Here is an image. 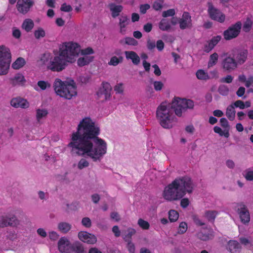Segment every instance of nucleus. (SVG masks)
<instances>
[{
    "mask_svg": "<svg viewBox=\"0 0 253 253\" xmlns=\"http://www.w3.org/2000/svg\"><path fill=\"white\" fill-rule=\"evenodd\" d=\"M99 128L90 117H85L79 124L77 131L73 132L68 146L79 156L86 155L93 162L100 161L107 152V143L98 136Z\"/></svg>",
    "mask_w": 253,
    "mask_h": 253,
    "instance_id": "f257e3e1",
    "label": "nucleus"
},
{
    "mask_svg": "<svg viewBox=\"0 0 253 253\" xmlns=\"http://www.w3.org/2000/svg\"><path fill=\"white\" fill-rule=\"evenodd\" d=\"M193 107L194 102L192 100L175 97L171 104L162 102L160 105L157 110V117L163 127L170 128L177 121L173 112L177 116L181 117L187 109H192Z\"/></svg>",
    "mask_w": 253,
    "mask_h": 253,
    "instance_id": "f03ea898",
    "label": "nucleus"
},
{
    "mask_svg": "<svg viewBox=\"0 0 253 253\" xmlns=\"http://www.w3.org/2000/svg\"><path fill=\"white\" fill-rule=\"evenodd\" d=\"M78 54L77 43L65 42L60 47L59 54L51 59L47 68L53 72H60L66 68L68 63L74 62Z\"/></svg>",
    "mask_w": 253,
    "mask_h": 253,
    "instance_id": "7ed1b4c3",
    "label": "nucleus"
},
{
    "mask_svg": "<svg viewBox=\"0 0 253 253\" xmlns=\"http://www.w3.org/2000/svg\"><path fill=\"white\" fill-rule=\"evenodd\" d=\"M248 56V51L246 49L238 51L235 56L228 53H225L223 55V58L221 62L222 69L224 72L227 73L234 71L239 66L246 62Z\"/></svg>",
    "mask_w": 253,
    "mask_h": 253,
    "instance_id": "20e7f679",
    "label": "nucleus"
},
{
    "mask_svg": "<svg viewBox=\"0 0 253 253\" xmlns=\"http://www.w3.org/2000/svg\"><path fill=\"white\" fill-rule=\"evenodd\" d=\"M53 87L57 95L66 99H71L77 94L75 84L63 82L59 79L55 80Z\"/></svg>",
    "mask_w": 253,
    "mask_h": 253,
    "instance_id": "39448f33",
    "label": "nucleus"
},
{
    "mask_svg": "<svg viewBox=\"0 0 253 253\" xmlns=\"http://www.w3.org/2000/svg\"><path fill=\"white\" fill-rule=\"evenodd\" d=\"M178 190L182 195L183 197L186 193H192L194 189V184L191 178L188 176L179 177L173 180Z\"/></svg>",
    "mask_w": 253,
    "mask_h": 253,
    "instance_id": "423d86ee",
    "label": "nucleus"
},
{
    "mask_svg": "<svg viewBox=\"0 0 253 253\" xmlns=\"http://www.w3.org/2000/svg\"><path fill=\"white\" fill-rule=\"evenodd\" d=\"M11 58L9 49L4 45L0 46V76L8 73Z\"/></svg>",
    "mask_w": 253,
    "mask_h": 253,
    "instance_id": "0eeeda50",
    "label": "nucleus"
},
{
    "mask_svg": "<svg viewBox=\"0 0 253 253\" xmlns=\"http://www.w3.org/2000/svg\"><path fill=\"white\" fill-rule=\"evenodd\" d=\"M173 181L165 187L163 193L164 198L168 201H174L183 198Z\"/></svg>",
    "mask_w": 253,
    "mask_h": 253,
    "instance_id": "6e6552de",
    "label": "nucleus"
},
{
    "mask_svg": "<svg viewBox=\"0 0 253 253\" xmlns=\"http://www.w3.org/2000/svg\"><path fill=\"white\" fill-rule=\"evenodd\" d=\"M242 26L241 21H237L230 25L223 33L224 39L226 41H230L238 37L241 33Z\"/></svg>",
    "mask_w": 253,
    "mask_h": 253,
    "instance_id": "1a4fd4ad",
    "label": "nucleus"
},
{
    "mask_svg": "<svg viewBox=\"0 0 253 253\" xmlns=\"http://www.w3.org/2000/svg\"><path fill=\"white\" fill-rule=\"evenodd\" d=\"M208 13L212 20L222 23L225 21V16L221 11L214 7L211 2H208Z\"/></svg>",
    "mask_w": 253,
    "mask_h": 253,
    "instance_id": "9d476101",
    "label": "nucleus"
},
{
    "mask_svg": "<svg viewBox=\"0 0 253 253\" xmlns=\"http://www.w3.org/2000/svg\"><path fill=\"white\" fill-rule=\"evenodd\" d=\"M237 212L241 222L244 224L248 223L250 221V214L247 206L243 203L238 204Z\"/></svg>",
    "mask_w": 253,
    "mask_h": 253,
    "instance_id": "9b49d317",
    "label": "nucleus"
},
{
    "mask_svg": "<svg viewBox=\"0 0 253 253\" xmlns=\"http://www.w3.org/2000/svg\"><path fill=\"white\" fill-rule=\"evenodd\" d=\"M112 87L110 84L107 82H102V86L96 92L98 98L102 99V101H105L109 98Z\"/></svg>",
    "mask_w": 253,
    "mask_h": 253,
    "instance_id": "f8f14e48",
    "label": "nucleus"
},
{
    "mask_svg": "<svg viewBox=\"0 0 253 253\" xmlns=\"http://www.w3.org/2000/svg\"><path fill=\"white\" fill-rule=\"evenodd\" d=\"M18 224V220L14 215H5L0 217V228L7 226H15Z\"/></svg>",
    "mask_w": 253,
    "mask_h": 253,
    "instance_id": "ddd939ff",
    "label": "nucleus"
},
{
    "mask_svg": "<svg viewBox=\"0 0 253 253\" xmlns=\"http://www.w3.org/2000/svg\"><path fill=\"white\" fill-rule=\"evenodd\" d=\"M178 23L181 30L190 29L192 26L191 16L188 12L184 11L181 18L179 19Z\"/></svg>",
    "mask_w": 253,
    "mask_h": 253,
    "instance_id": "4468645a",
    "label": "nucleus"
},
{
    "mask_svg": "<svg viewBox=\"0 0 253 253\" xmlns=\"http://www.w3.org/2000/svg\"><path fill=\"white\" fill-rule=\"evenodd\" d=\"M33 5L34 1L32 0H18L16 7L20 13L25 14Z\"/></svg>",
    "mask_w": 253,
    "mask_h": 253,
    "instance_id": "2eb2a0df",
    "label": "nucleus"
},
{
    "mask_svg": "<svg viewBox=\"0 0 253 253\" xmlns=\"http://www.w3.org/2000/svg\"><path fill=\"white\" fill-rule=\"evenodd\" d=\"M72 245L70 241L65 237H61L58 242V249L61 253H70Z\"/></svg>",
    "mask_w": 253,
    "mask_h": 253,
    "instance_id": "dca6fc26",
    "label": "nucleus"
},
{
    "mask_svg": "<svg viewBox=\"0 0 253 253\" xmlns=\"http://www.w3.org/2000/svg\"><path fill=\"white\" fill-rule=\"evenodd\" d=\"M78 237L82 241L89 244H94L97 242V238L93 234L86 231H81L78 233Z\"/></svg>",
    "mask_w": 253,
    "mask_h": 253,
    "instance_id": "f3484780",
    "label": "nucleus"
},
{
    "mask_svg": "<svg viewBox=\"0 0 253 253\" xmlns=\"http://www.w3.org/2000/svg\"><path fill=\"white\" fill-rule=\"evenodd\" d=\"M11 105L16 108H21L26 109L29 107V102L25 99L21 97H15L10 101Z\"/></svg>",
    "mask_w": 253,
    "mask_h": 253,
    "instance_id": "a211bd4d",
    "label": "nucleus"
},
{
    "mask_svg": "<svg viewBox=\"0 0 253 253\" xmlns=\"http://www.w3.org/2000/svg\"><path fill=\"white\" fill-rule=\"evenodd\" d=\"M159 28L162 31L170 32L173 31L174 29L170 25L169 19L163 18L161 20L158 24Z\"/></svg>",
    "mask_w": 253,
    "mask_h": 253,
    "instance_id": "6ab92c4d",
    "label": "nucleus"
},
{
    "mask_svg": "<svg viewBox=\"0 0 253 253\" xmlns=\"http://www.w3.org/2000/svg\"><path fill=\"white\" fill-rule=\"evenodd\" d=\"M10 83L13 86L22 85L26 82L24 76L21 74H17L13 77L9 79Z\"/></svg>",
    "mask_w": 253,
    "mask_h": 253,
    "instance_id": "aec40b11",
    "label": "nucleus"
},
{
    "mask_svg": "<svg viewBox=\"0 0 253 253\" xmlns=\"http://www.w3.org/2000/svg\"><path fill=\"white\" fill-rule=\"evenodd\" d=\"M129 22V18L126 15H121L119 18V25L120 26V32L125 35L126 32V27L128 25Z\"/></svg>",
    "mask_w": 253,
    "mask_h": 253,
    "instance_id": "412c9836",
    "label": "nucleus"
},
{
    "mask_svg": "<svg viewBox=\"0 0 253 253\" xmlns=\"http://www.w3.org/2000/svg\"><path fill=\"white\" fill-rule=\"evenodd\" d=\"M228 249L231 253H240L241 246L237 241L230 240L228 243Z\"/></svg>",
    "mask_w": 253,
    "mask_h": 253,
    "instance_id": "4be33fe9",
    "label": "nucleus"
},
{
    "mask_svg": "<svg viewBox=\"0 0 253 253\" xmlns=\"http://www.w3.org/2000/svg\"><path fill=\"white\" fill-rule=\"evenodd\" d=\"M125 53L126 58L130 59L134 64L137 65L139 63L140 58L135 52L133 51H126Z\"/></svg>",
    "mask_w": 253,
    "mask_h": 253,
    "instance_id": "5701e85b",
    "label": "nucleus"
},
{
    "mask_svg": "<svg viewBox=\"0 0 253 253\" xmlns=\"http://www.w3.org/2000/svg\"><path fill=\"white\" fill-rule=\"evenodd\" d=\"M110 10L111 11L112 17L116 18L120 15L123 9V7L121 5H116L111 3L109 5Z\"/></svg>",
    "mask_w": 253,
    "mask_h": 253,
    "instance_id": "b1692460",
    "label": "nucleus"
},
{
    "mask_svg": "<svg viewBox=\"0 0 253 253\" xmlns=\"http://www.w3.org/2000/svg\"><path fill=\"white\" fill-rule=\"evenodd\" d=\"M93 59L94 56H83V57L78 58L77 64L80 67H83L89 64L93 61Z\"/></svg>",
    "mask_w": 253,
    "mask_h": 253,
    "instance_id": "393cba45",
    "label": "nucleus"
},
{
    "mask_svg": "<svg viewBox=\"0 0 253 253\" xmlns=\"http://www.w3.org/2000/svg\"><path fill=\"white\" fill-rule=\"evenodd\" d=\"M71 224L66 222H60L58 224L57 228L58 230L63 234L67 233L71 229Z\"/></svg>",
    "mask_w": 253,
    "mask_h": 253,
    "instance_id": "a878e982",
    "label": "nucleus"
},
{
    "mask_svg": "<svg viewBox=\"0 0 253 253\" xmlns=\"http://www.w3.org/2000/svg\"><path fill=\"white\" fill-rule=\"evenodd\" d=\"M34 27V23L31 19H25L21 25V28L27 32H30Z\"/></svg>",
    "mask_w": 253,
    "mask_h": 253,
    "instance_id": "bb28decb",
    "label": "nucleus"
},
{
    "mask_svg": "<svg viewBox=\"0 0 253 253\" xmlns=\"http://www.w3.org/2000/svg\"><path fill=\"white\" fill-rule=\"evenodd\" d=\"M236 111L233 104L229 105L226 110V115L231 121H233L235 118Z\"/></svg>",
    "mask_w": 253,
    "mask_h": 253,
    "instance_id": "cd10ccee",
    "label": "nucleus"
},
{
    "mask_svg": "<svg viewBox=\"0 0 253 253\" xmlns=\"http://www.w3.org/2000/svg\"><path fill=\"white\" fill-rule=\"evenodd\" d=\"M218 214V211H207L205 212V216L208 220L213 223L215 217Z\"/></svg>",
    "mask_w": 253,
    "mask_h": 253,
    "instance_id": "c85d7f7f",
    "label": "nucleus"
},
{
    "mask_svg": "<svg viewBox=\"0 0 253 253\" xmlns=\"http://www.w3.org/2000/svg\"><path fill=\"white\" fill-rule=\"evenodd\" d=\"M71 251L75 253H85L84 246L79 242H76L72 244Z\"/></svg>",
    "mask_w": 253,
    "mask_h": 253,
    "instance_id": "c756f323",
    "label": "nucleus"
},
{
    "mask_svg": "<svg viewBox=\"0 0 253 253\" xmlns=\"http://www.w3.org/2000/svg\"><path fill=\"white\" fill-rule=\"evenodd\" d=\"M136 233L134 229L132 228H128L126 233L123 235V239L126 242H131V237Z\"/></svg>",
    "mask_w": 253,
    "mask_h": 253,
    "instance_id": "7c9ffc66",
    "label": "nucleus"
},
{
    "mask_svg": "<svg viewBox=\"0 0 253 253\" xmlns=\"http://www.w3.org/2000/svg\"><path fill=\"white\" fill-rule=\"evenodd\" d=\"M25 64V61L24 58L19 57L12 64V67L14 69H19L22 68Z\"/></svg>",
    "mask_w": 253,
    "mask_h": 253,
    "instance_id": "2f4dec72",
    "label": "nucleus"
},
{
    "mask_svg": "<svg viewBox=\"0 0 253 253\" xmlns=\"http://www.w3.org/2000/svg\"><path fill=\"white\" fill-rule=\"evenodd\" d=\"M218 59V55L216 52H214L211 54L208 64V67H212L215 65L217 62Z\"/></svg>",
    "mask_w": 253,
    "mask_h": 253,
    "instance_id": "473e14b6",
    "label": "nucleus"
},
{
    "mask_svg": "<svg viewBox=\"0 0 253 253\" xmlns=\"http://www.w3.org/2000/svg\"><path fill=\"white\" fill-rule=\"evenodd\" d=\"M213 130L214 132L218 133L220 136H224L225 137L228 138L230 135L228 129L223 131L222 129L218 126H215L213 127Z\"/></svg>",
    "mask_w": 253,
    "mask_h": 253,
    "instance_id": "72a5a7b5",
    "label": "nucleus"
},
{
    "mask_svg": "<svg viewBox=\"0 0 253 253\" xmlns=\"http://www.w3.org/2000/svg\"><path fill=\"white\" fill-rule=\"evenodd\" d=\"M197 237L201 240L206 241L211 239L212 237V235L210 233H204L203 232H199L197 234Z\"/></svg>",
    "mask_w": 253,
    "mask_h": 253,
    "instance_id": "f704fd0d",
    "label": "nucleus"
},
{
    "mask_svg": "<svg viewBox=\"0 0 253 253\" xmlns=\"http://www.w3.org/2000/svg\"><path fill=\"white\" fill-rule=\"evenodd\" d=\"M123 57L122 56H119L117 57L116 56H114L112 57L108 62V64L109 65H112L114 66H116L118 65L119 63L123 62Z\"/></svg>",
    "mask_w": 253,
    "mask_h": 253,
    "instance_id": "c9c22d12",
    "label": "nucleus"
},
{
    "mask_svg": "<svg viewBox=\"0 0 253 253\" xmlns=\"http://www.w3.org/2000/svg\"><path fill=\"white\" fill-rule=\"evenodd\" d=\"M78 46L79 49V53L80 52L81 54L84 56H90V55L94 53V50L90 47H88L87 48L82 49L80 51L79 46L78 44Z\"/></svg>",
    "mask_w": 253,
    "mask_h": 253,
    "instance_id": "e433bc0d",
    "label": "nucleus"
},
{
    "mask_svg": "<svg viewBox=\"0 0 253 253\" xmlns=\"http://www.w3.org/2000/svg\"><path fill=\"white\" fill-rule=\"evenodd\" d=\"M48 114L47 110L45 109H38L36 111V118L38 122L43 117H45Z\"/></svg>",
    "mask_w": 253,
    "mask_h": 253,
    "instance_id": "4c0bfd02",
    "label": "nucleus"
},
{
    "mask_svg": "<svg viewBox=\"0 0 253 253\" xmlns=\"http://www.w3.org/2000/svg\"><path fill=\"white\" fill-rule=\"evenodd\" d=\"M179 217L178 212L175 210H171L169 212V218L171 222L176 221Z\"/></svg>",
    "mask_w": 253,
    "mask_h": 253,
    "instance_id": "58836bf2",
    "label": "nucleus"
},
{
    "mask_svg": "<svg viewBox=\"0 0 253 253\" xmlns=\"http://www.w3.org/2000/svg\"><path fill=\"white\" fill-rule=\"evenodd\" d=\"M196 77L199 80H207L209 79V75L203 70H199L196 72Z\"/></svg>",
    "mask_w": 253,
    "mask_h": 253,
    "instance_id": "ea45409f",
    "label": "nucleus"
},
{
    "mask_svg": "<svg viewBox=\"0 0 253 253\" xmlns=\"http://www.w3.org/2000/svg\"><path fill=\"white\" fill-rule=\"evenodd\" d=\"M218 92L223 96H227L229 92L228 86L224 84L220 85L218 88Z\"/></svg>",
    "mask_w": 253,
    "mask_h": 253,
    "instance_id": "a19ab883",
    "label": "nucleus"
},
{
    "mask_svg": "<svg viewBox=\"0 0 253 253\" xmlns=\"http://www.w3.org/2000/svg\"><path fill=\"white\" fill-rule=\"evenodd\" d=\"M253 25V22L251 19L249 18H247L246 21L244 22L243 24V30L245 32H249Z\"/></svg>",
    "mask_w": 253,
    "mask_h": 253,
    "instance_id": "79ce46f5",
    "label": "nucleus"
},
{
    "mask_svg": "<svg viewBox=\"0 0 253 253\" xmlns=\"http://www.w3.org/2000/svg\"><path fill=\"white\" fill-rule=\"evenodd\" d=\"M45 36V32L42 28L40 27L34 32V36L37 39H40L41 38H43Z\"/></svg>",
    "mask_w": 253,
    "mask_h": 253,
    "instance_id": "37998d69",
    "label": "nucleus"
},
{
    "mask_svg": "<svg viewBox=\"0 0 253 253\" xmlns=\"http://www.w3.org/2000/svg\"><path fill=\"white\" fill-rule=\"evenodd\" d=\"M138 225L143 230H148L150 227L149 222L142 218H139L138 220Z\"/></svg>",
    "mask_w": 253,
    "mask_h": 253,
    "instance_id": "c03bdc74",
    "label": "nucleus"
},
{
    "mask_svg": "<svg viewBox=\"0 0 253 253\" xmlns=\"http://www.w3.org/2000/svg\"><path fill=\"white\" fill-rule=\"evenodd\" d=\"M89 166V163L85 159L82 158L78 163V168L80 169H82Z\"/></svg>",
    "mask_w": 253,
    "mask_h": 253,
    "instance_id": "a18cd8bd",
    "label": "nucleus"
},
{
    "mask_svg": "<svg viewBox=\"0 0 253 253\" xmlns=\"http://www.w3.org/2000/svg\"><path fill=\"white\" fill-rule=\"evenodd\" d=\"M37 84L42 90H45L46 88L50 87V84L48 82L44 81H38Z\"/></svg>",
    "mask_w": 253,
    "mask_h": 253,
    "instance_id": "49530a36",
    "label": "nucleus"
},
{
    "mask_svg": "<svg viewBox=\"0 0 253 253\" xmlns=\"http://www.w3.org/2000/svg\"><path fill=\"white\" fill-rule=\"evenodd\" d=\"M125 43L127 45H137L138 44V42L134 38L131 37H126L125 39Z\"/></svg>",
    "mask_w": 253,
    "mask_h": 253,
    "instance_id": "de8ad7c7",
    "label": "nucleus"
},
{
    "mask_svg": "<svg viewBox=\"0 0 253 253\" xmlns=\"http://www.w3.org/2000/svg\"><path fill=\"white\" fill-rule=\"evenodd\" d=\"M175 14V11L174 9H169L166 11H164L162 13V16L166 18L169 16H173Z\"/></svg>",
    "mask_w": 253,
    "mask_h": 253,
    "instance_id": "09e8293b",
    "label": "nucleus"
},
{
    "mask_svg": "<svg viewBox=\"0 0 253 253\" xmlns=\"http://www.w3.org/2000/svg\"><path fill=\"white\" fill-rule=\"evenodd\" d=\"M187 230V224L185 222H182L180 223L178 232L180 234H183Z\"/></svg>",
    "mask_w": 253,
    "mask_h": 253,
    "instance_id": "8fccbe9b",
    "label": "nucleus"
},
{
    "mask_svg": "<svg viewBox=\"0 0 253 253\" xmlns=\"http://www.w3.org/2000/svg\"><path fill=\"white\" fill-rule=\"evenodd\" d=\"M221 36H216L213 37L211 40L209 41V42H210L212 45L214 47L218 42L221 40Z\"/></svg>",
    "mask_w": 253,
    "mask_h": 253,
    "instance_id": "3c124183",
    "label": "nucleus"
},
{
    "mask_svg": "<svg viewBox=\"0 0 253 253\" xmlns=\"http://www.w3.org/2000/svg\"><path fill=\"white\" fill-rule=\"evenodd\" d=\"M82 223L83 226L86 228H89L91 226V220L89 218L85 217H84L82 220Z\"/></svg>",
    "mask_w": 253,
    "mask_h": 253,
    "instance_id": "603ef678",
    "label": "nucleus"
},
{
    "mask_svg": "<svg viewBox=\"0 0 253 253\" xmlns=\"http://www.w3.org/2000/svg\"><path fill=\"white\" fill-rule=\"evenodd\" d=\"M12 36L15 39H19L21 36V31L17 28L14 27L12 29Z\"/></svg>",
    "mask_w": 253,
    "mask_h": 253,
    "instance_id": "864d4df0",
    "label": "nucleus"
},
{
    "mask_svg": "<svg viewBox=\"0 0 253 253\" xmlns=\"http://www.w3.org/2000/svg\"><path fill=\"white\" fill-rule=\"evenodd\" d=\"M153 85L156 91H160L163 87L164 84L161 81H155L153 83Z\"/></svg>",
    "mask_w": 253,
    "mask_h": 253,
    "instance_id": "5fc2aeb1",
    "label": "nucleus"
},
{
    "mask_svg": "<svg viewBox=\"0 0 253 253\" xmlns=\"http://www.w3.org/2000/svg\"><path fill=\"white\" fill-rule=\"evenodd\" d=\"M233 104L234 108H239L240 109H244L245 108V104L244 101L241 100L236 101Z\"/></svg>",
    "mask_w": 253,
    "mask_h": 253,
    "instance_id": "6e6d98bb",
    "label": "nucleus"
},
{
    "mask_svg": "<svg viewBox=\"0 0 253 253\" xmlns=\"http://www.w3.org/2000/svg\"><path fill=\"white\" fill-rule=\"evenodd\" d=\"M114 90L116 93H122L124 92L123 84H122V83L117 84L114 86Z\"/></svg>",
    "mask_w": 253,
    "mask_h": 253,
    "instance_id": "4d7b16f0",
    "label": "nucleus"
},
{
    "mask_svg": "<svg viewBox=\"0 0 253 253\" xmlns=\"http://www.w3.org/2000/svg\"><path fill=\"white\" fill-rule=\"evenodd\" d=\"M244 176L247 181H253V171L247 170L245 174L244 175Z\"/></svg>",
    "mask_w": 253,
    "mask_h": 253,
    "instance_id": "13d9d810",
    "label": "nucleus"
},
{
    "mask_svg": "<svg viewBox=\"0 0 253 253\" xmlns=\"http://www.w3.org/2000/svg\"><path fill=\"white\" fill-rule=\"evenodd\" d=\"M192 217L193 221L196 224V225L201 226L205 224L204 222H202L200 219L198 215L194 214L192 215Z\"/></svg>",
    "mask_w": 253,
    "mask_h": 253,
    "instance_id": "bf43d9fd",
    "label": "nucleus"
},
{
    "mask_svg": "<svg viewBox=\"0 0 253 253\" xmlns=\"http://www.w3.org/2000/svg\"><path fill=\"white\" fill-rule=\"evenodd\" d=\"M72 6L68 4L67 5L66 3H64L61 5L60 10L64 12H70L72 10Z\"/></svg>",
    "mask_w": 253,
    "mask_h": 253,
    "instance_id": "052dcab7",
    "label": "nucleus"
},
{
    "mask_svg": "<svg viewBox=\"0 0 253 253\" xmlns=\"http://www.w3.org/2000/svg\"><path fill=\"white\" fill-rule=\"evenodd\" d=\"M233 80V77L230 75H228L225 77L222 78L221 79L220 82L221 83H225L227 84H230L232 82Z\"/></svg>",
    "mask_w": 253,
    "mask_h": 253,
    "instance_id": "680f3d73",
    "label": "nucleus"
},
{
    "mask_svg": "<svg viewBox=\"0 0 253 253\" xmlns=\"http://www.w3.org/2000/svg\"><path fill=\"white\" fill-rule=\"evenodd\" d=\"M147 47L149 50H152L156 47V43L154 41L149 39L147 42Z\"/></svg>",
    "mask_w": 253,
    "mask_h": 253,
    "instance_id": "e2e57ef3",
    "label": "nucleus"
},
{
    "mask_svg": "<svg viewBox=\"0 0 253 253\" xmlns=\"http://www.w3.org/2000/svg\"><path fill=\"white\" fill-rule=\"evenodd\" d=\"M150 8V6L149 4H141L140 6V12L142 14H145Z\"/></svg>",
    "mask_w": 253,
    "mask_h": 253,
    "instance_id": "0e129e2a",
    "label": "nucleus"
},
{
    "mask_svg": "<svg viewBox=\"0 0 253 253\" xmlns=\"http://www.w3.org/2000/svg\"><path fill=\"white\" fill-rule=\"evenodd\" d=\"M220 123L222 127L225 128H227L229 130V125L228 122L227 121L226 119H225V118H221L220 120Z\"/></svg>",
    "mask_w": 253,
    "mask_h": 253,
    "instance_id": "69168bd1",
    "label": "nucleus"
},
{
    "mask_svg": "<svg viewBox=\"0 0 253 253\" xmlns=\"http://www.w3.org/2000/svg\"><path fill=\"white\" fill-rule=\"evenodd\" d=\"M59 237V234L55 231L49 232V237L51 240L55 241L58 239Z\"/></svg>",
    "mask_w": 253,
    "mask_h": 253,
    "instance_id": "338daca9",
    "label": "nucleus"
},
{
    "mask_svg": "<svg viewBox=\"0 0 253 253\" xmlns=\"http://www.w3.org/2000/svg\"><path fill=\"white\" fill-rule=\"evenodd\" d=\"M127 248L130 253H135V246L133 243L131 242H128L127 245Z\"/></svg>",
    "mask_w": 253,
    "mask_h": 253,
    "instance_id": "774afa93",
    "label": "nucleus"
}]
</instances>
